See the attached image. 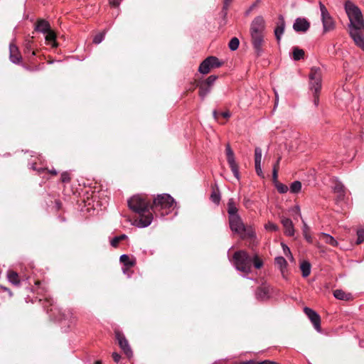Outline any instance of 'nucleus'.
<instances>
[{"instance_id":"obj_1","label":"nucleus","mask_w":364,"mask_h":364,"mask_svg":"<svg viewBox=\"0 0 364 364\" xmlns=\"http://www.w3.org/2000/svg\"><path fill=\"white\" fill-rule=\"evenodd\" d=\"M127 203L130 210L139 215V219L134 220L135 226L143 228L151 225L154 218L149 211L150 200L146 196L141 194L134 195L128 200Z\"/></svg>"},{"instance_id":"obj_2","label":"nucleus","mask_w":364,"mask_h":364,"mask_svg":"<svg viewBox=\"0 0 364 364\" xmlns=\"http://www.w3.org/2000/svg\"><path fill=\"white\" fill-rule=\"evenodd\" d=\"M232 258L236 269L246 274L251 272L252 264L256 269H260L263 266V261L258 255L255 254L253 257H250L245 250L235 252Z\"/></svg>"},{"instance_id":"obj_3","label":"nucleus","mask_w":364,"mask_h":364,"mask_svg":"<svg viewBox=\"0 0 364 364\" xmlns=\"http://www.w3.org/2000/svg\"><path fill=\"white\" fill-rule=\"evenodd\" d=\"M176 206L173 198L168 193L157 195L153 200L151 209L156 214L165 216L172 212Z\"/></svg>"},{"instance_id":"obj_4","label":"nucleus","mask_w":364,"mask_h":364,"mask_svg":"<svg viewBox=\"0 0 364 364\" xmlns=\"http://www.w3.org/2000/svg\"><path fill=\"white\" fill-rule=\"evenodd\" d=\"M229 225L231 230L240 235L242 239L255 240V232L251 226H245L240 215L229 218Z\"/></svg>"},{"instance_id":"obj_5","label":"nucleus","mask_w":364,"mask_h":364,"mask_svg":"<svg viewBox=\"0 0 364 364\" xmlns=\"http://www.w3.org/2000/svg\"><path fill=\"white\" fill-rule=\"evenodd\" d=\"M345 9L350 21V28L364 29V20L360 9L352 2L347 1Z\"/></svg>"},{"instance_id":"obj_6","label":"nucleus","mask_w":364,"mask_h":364,"mask_svg":"<svg viewBox=\"0 0 364 364\" xmlns=\"http://www.w3.org/2000/svg\"><path fill=\"white\" fill-rule=\"evenodd\" d=\"M310 90L319 93L321 89V70L318 67H313L309 75Z\"/></svg>"},{"instance_id":"obj_7","label":"nucleus","mask_w":364,"mask_h":364,"mask_svg":"<svg viewBox=\"0 0 364 364\" xmlns=\"http://www.w3.org/2000/svg\"><path fill=\"white\" fill-rule=\"evenodd\" d=\"M319 8L323 32L326 33L333 31L335 28V22L326 7L321 1L319 2Z\"/></svg>"},{"instance_id":"obj_8","label":"nucleus","mask_w":364,"mask_h":364,"mask_svg":"<svg viewBox=\"0 0 364 364\" xmlns=\"http://www.w3.org/2000/svg\"><path fill=\"white\" fill-rule=\"evenodd\" d=\"M226 156H227L228 163L230 166V168L232 172L233 173V175L237 180H239L240 179L239 168L235 161L234 152L232 150L230 144H227V146H226Z\"/></svg>"},{"instance_id":"obj_9","label":"nucleus","mask_w":364,"mask_h":364,"mask_svg":"<svg viewBox=\"0 0 364 364\" xmlns=\"http://www.w3.org/2000/svg\"><path fill=\"white\" fill-rule=\"evenodd\" d=\"M265 30V21L261 16L255 17L250 24V33L263 34Z\"/></svg>"},{"instance_id":"obj_10","label":"nucleus","mask_w":364,"mask_h":364,"mask_svg":"<svg viewBox=\"0 0 364 364\" xmlns=\"http://www.w3.org/2000/svg\"><path fill=\"white\" fill-rule=\"evenodd\" d=\"M115 337L118 341L119 346L123 350L124 354L130 358L132 355V350L129 345L128 341L124 337V334L119 331H115Z\"/></svg>"},{"instance_id":"obj_11","label":"nucleus","mask_w":364,"mask_h":364,"mask_svg":"<svg viewBox=\"0 0 364 364\" xmlns=\"http://www.w3.org/2000/svg\"><path fill=\"white\" fill-rule=\"evenodd\" d=\"M304 311L308 318L310 319L314 325V328L320 332L321 331V317L313 309L305 307Z\"/></svg>"},{"instance_id":"obj_12","label":"nucleus","mask_w":364,"mask_h":364,"mask_svg":"<svg viewBox=\"0 0 364 364\" xmlns=\"http://www.w3.org/2000/svg\"><path fill=\"white\" fill-rule=\"evenodd\" d=\"M252 45L257 53V56L262 55L263 50L262 46L264 44V33L263 34H252L250 35Z\"/></svg>"},{"instance_id":"obj_13","label":"nucleus","mask_w":364,"mask_h":364,"mask_svg":"<svg viewBox=\"0 0 364 364\" xmlns=\"http://www.w3.org/2000/svg\"><path fill=\"white\" fill-rule=\"evenodd\" d=\"M363 29L350 28V36L355 45L364 50V37L361 34Z\"/></svg>"},{"instance_id":"obj_14","label":"nucleus","mask_w":364,"mask_h":364,"mask_svg":"<svg viewBox=\"0 0 364 364\" xmlns=\"http://www.w3.org/2000/svg\"><path fill=\"white\" fill-rule=\"evenodd\" d=\"M9 58L14 64H19L22 60V57L18 48L14 43L9 45Z\"/></svg>"},{"instance_id":"obj_15","label":"nucleus","mask_w":364,"mask_h":364,"mask_svg":"<svg viewBox=\"0 0 364 364\" xmlns=\"http://www.w3.org/2000/svg\"><path fill=\"white\" fill-rule=\"evenodd\" d=\"M309 27V22L304 18H297L293 25L294 30L297 32H306Z\"/></svg>"},{"instance_id":"obj_16","label":"nucleus","mask_w":364,"mask_h":364,"mask_svg":"<svg viewBox=\"0 0 364 364\" xmlns=\"http://www.w3.org/2000/svg\"><path fill=\"white\" fill-rule=\"evenodd\" d=\"M281 223L284 228V233L287 236H294L295 230L291 219L285 217L281 218Z\"/></svg>"},{"instance_id":"obj_17","label":"nucleus","mask_w":364,"mask_h":364,"mask_svg":"<svg viewBox=\"0 0 364 364\" xmlns=\"http://www.w3.org/2000/svg\"><path fill=\"white\" fill-rule=\"evenodd\" d=\"M285 28V21L283 16H279V21L277 27L274 29V35L278 43L281 41L282 36L284 32Z\"/></svg>"},{"instance_id":"obj_18","label":"nucleus","mask_w":364,"mask_h":364,"mask_svg":"<svg viewBox=\"0 0 364 364\" xmlns=\"http://www.w3.org/2000/svg\"><path fill=\"white\" fill-rule=\"evenodd\" d=\"M275 264L279 268L282 275L285 278V272L287 268V262L284 257L279 256L274 259Z\"/></svg>"},{"instance_id":"obj_19","label":"nucleus","mask_w":364,"mask_h":364,"mask_svg":"<svg viewBox=\"0 0 364 364\" xmlns=\"http://www.w3.org/2000/svg\"><path fill=\"white\" fill-rule=\"evenodd\" d=\"M333 191L337 194V201L343 200L346 194V190L344 186L342 183L339 182L336 183L335 186H333Z\"/></svg>"},{"instance_id":"obj_20","label":"nucleus","mask_w":364,"mask_h":364,"mask_svg":"<svg viewBox=\"0 0 364 364\" xmlns=\"http://www.w3.org/2000/svg\"><path fill=\"white\" fill-rule=\"evenodd\" d=\"M228 213L229 218L237 216L238 215V208L233 198H230L228 202Z\"/></svg>"},{"instance_id":"obj_21","label":"nucleus","mask_w":364,"mask_h":364,"mask_svg":"<svg viewBox=\"0 0 364 364\" xmlns=\"http://www.w3.org/2000/svg\"><path fill=\"white\" fill-rule=\"evenodd\" d=\"M36 30L38 32L46 33L50 30V26L47 21L43 19L39 20L36 23Z\"/></svg>"},{"instance_id":"obj_22","label":"nucleus","mask_w":364,"mask_h":364,"mask_svg":"<svg viewBox=\"0 0 364 364\" xmlns=\"http://www.w3.org/2000/svg\"><path fill=\"white\" fill-rule=\"evenodd\" d=\"M33 41L32 38H27L25 40L24 45H23V47H24L23 51L26 55L31 54V56L36 55V52L33 50Z\"/></svg>"},{"instance_id":"obj_23","label":"nucleus","mask_w":364,"mask_h":364,"mask_svg":"<svg viewBox=\"0 0 364 364\" xmlns=\"http://www.w3.org/2000/svg\"><path fill=\"white\" fill-rule=\"evenodd\" d=\"M319 239L325 243L328 244L333 247L338 245V242L336 240V239L328 234L321 232L319 235Z\"/></svg>"},{"instance_id":"obj_24","label":"nucleus","mask_w":364,"mask_h":364,"mask_svg":"<svg viewBox=\"0 0 364 364\" xmlns=\"http://www.w3.org/2000/svg\"><path fill=\"white\" fill-rule=\"evenodd\" d=\"M7 278L10 283L14 284V286H19L21 284V281L19 279L18 274L12 270H9L7 272Z\"/></svg>"},{"instance_id":"obj_25","label":"nucleus","mask_w":364,"mask_h":364,"mask_svg":"<svg viewBox=\"0 0 364 364\" xmlns=\"http://www.w3.org/2000/svg\"><path fill=\"white\" fill-rule=\"evenodd\" d=\"M255 296L257 299L264 300L269 297V290L265 287H260L257 288Z\"/></svg>"},{"instance_id":"obj_26","label":"nucleus","mask_w":364,"mask_h":364,"mask_svg":"<svg viewBox=\"0 0 364 364\" xmlns=\"http://www.w3.org/2000/svg\"><path fill=\"white\" fill-rule=\"evenodd\" d=\"M60 320H68L70 323H75L77 321L76 316L70 309L65 310L62 314Z\"/></svg>"},{"instance_id":"obj_27","label":"nucleus","mask_w":364,"mask_h":364,"mask_svg":"<svg viewBox=\"0 0 364 364\" xmlns=\"http://www.w3.org/2000/svg\"><path fill=\"white\" fill-rule=\"evenodd\" d=\"M333 296L340 300L348 301L352 298V296L349 293H346L342 289H336L333 291Z\"/></svg>"},{"instance_id":"obj_28","label":"nucleus","mask_w":364,"mask_h":364,"mask_svg":"<svg viewBox=\"0 0 364 364\" xmlns=\"http://www.w3.org/2000/svg\"><path fill=\"white\" fill-rule=\"evenodd\" d=\"M210 60H213L212 58H205L200 65L198 71L202 74H207L210 72V65L209 63Z\"/></svg>"},{"instance_id":"obj_29","label":"nucleus","mask_w":364,"mask_h":364,"mask_svg":"<svg viewBox=\"0 0 364 364\" xmlns=\"http://www.w3.org/2000/svg\"><path fill=\"white\" fill-rule=\"evenodd\" d=\"M311 264L308 261H303L300 264V269L304 277H307L311 274Z\"/></svg>"},{"instance_id":"obj_30","label":"nucleus","mask_w":364,"mask_h":364,"mask_svg":"<svg viewBox=\"0 0 364 364\" xmlns=\"http://www.w3.org/2000/svg\"><path fill=\"white\" fill-rule=\"evenodd\" d=\"M198 87L199 95L202 99H203L211 91V87L208 85H205L203 82H200Z\"/></svg>"},{"instance_id":"obj_31","label":"nucleus","mask_w":364,"mask_h":364,"mask_svg":"<svg viewBox=\"0 0 364 364\" xmlns=\"http://www.w3.org/2000/svg\"><path fill=\"white\" fill-rule=\"evenodd\" d=\"M304 57V51L297 47L293 48L292 58L294 60H299Z\"/></svg>"},{"instance_id":"obj_32","label":"nucleus","mask_w":364,"mask_h":364,"mask_svg":"<svg viewBox=\"0 0 364 364\" xmlns=\"http://www.w3.org/2000/svg\"><path fill=\"white\" fill-rule=\"evenodd\" d=\"M119 260L127 267H133L135 264V262L133 259H131L127 255H122L119 257Z\"/></svg>"},{"instance_id":"obj_33","label":"nucleus","mask_w":364,"mask_h":364,"mask_svg":"<svg viewBox=\"0 0 364 364\" xmlns=\"http://www.w3.org/2000/svg\"><path fill=\"white\" fill-rule=\"evenodd\" d=\"M302 223H303L302 231H303L304 237L309 242H311L312 238L309 233L310 228L308 226V225L306 224V223L303 219H302Z\"/></svg>"},{"instance_id":"obj_34","label":"nucleus","mask_w":364,"mask_h":364,"mask_svg":"<svg viewBox=\"0 0 364 364\" xmlns=\"http://www.w3.org/2000/svg\"><path fill=\"white\" fill-rule=\"evenodd\" d=\"M301 183L299 181H295L291 183L289 191L292 193H298L301 191Z\"/></svg>"},{"instance_id":"obj_35","label":"nucleus","mask_w":364,"mask_h":364,"mask_svg":"<svg viewBox=\"0 0 364 364\" xmlns=\"http://www.w3.org/2000/svg\"><path fill=\"white\" fill-rule=\"evenodd\" d=\"M46 41L49 43H51L53 46H56V43H55L56 36H55V33H54V31L50 29L49 31L46 32Z\"/></svg>"},{"instance_id":"obj_36","label":"nucleus","mask_w":364,"mask_h":364,"mask_svg":"<svg viewBox=\"0 0 364 364\" xmlns=\"http://www.w3.org/2000/svg\"><path fill=\"white\" fill-rule=\"evenodd\" d=\"M262 149L259 147H256L255 149V165L261 164L262 162Z\"/></svg>"},{"instance_id":"obj_37","label":"nucleus","mask_w":364,"mask_h":364,"mask_svg":"<svg viewBox=\"0 0 364 364\" xmlns=\"http://www.w3.org/2000/svg\"><path fill=\"white\" fill-rule=\"evenodd\" d=\"M281 245L285 256L287 257L291 262H294V257L291 252L289 247L284 243H282Z\"/></svg>"},{"instance_id":"obj_38","label":"nucleus","mask_w":364,"mask_h":364,"mask_svg":"<svg viewBox=\"0 0 364 364\" xmlns=\"http://www.w3.org/2000/svg\"><path fill=\"white\" fill-rule=\"evenodd\" d=\"M239 45H240L239 39L236 37H234L230 41L228 46L231 50L234 51L238 48Z\"/></svg>"},{"instance_id":"obj_39","label":"nucleus","mask_w":364,"mask_h":364,"mask_svg":"<svg viewBox=\"0 0 364 364\" xmlns=\"http://www.w3.org/2000/svg\"><path fill=\"white\" fill-rule=\"evenodd\" d=\"M207 58H212L213 60H210L209 63L212 68H219L222 65V63L219 60V59L215 56H210Z\"/></svg>"},{"instance_id":"obj_40","label":"nucleus","mask_w":364,"mask_h":364,"mask_svg":"<svg viewBox=\"0 0 364 364\" xmlns=\"http://www.w3.org/2000/svg\"><path fill=\"white\" fill-rule=\"evenodd\" d=\"M274 185L279 193H286L289 190V188L287 185L280 182H277Z\"/></svg>"},{"instance_id":"obj_41","label":"nucleus","mask_w":364,"mask_h":364,"mask_svg":"<svg viewBox=\"0 0 364 364\" xmlns=\"http://www.w3.org/2000/svg\"><path fill=\"white\" fill-rule=\"evenodd\" d=\"M364 242V227L358 229L356 244L360 245Z\"/></svg>"},{"instance_id":"obj_42","label":"nucleus","mask_w":364,"mask_h":364,"mask_svg":"<svg viewBox=\"0 0 364 364\" xmlns=\"http://www.w3.org/2000/svg\"><path fill=\"white\" fill-rule=\"evenodd\" d=\"M210 200L215 204H219L220 195L218 191H213L210 195Z\"/></svg>"},{"instance_id":"obj_43","label":"nucleus","mask_w":364,"mask_h":364,"mask_svg":"<svg viewBox=\"0 0 364 364\" xmlns=\"http://www.w3.org/2000/svg\"><path fill=\"white\" fill-rule=\"evenodd\" d=\"M218 77L216 75H210L205 81L202 82L205 85H208L212 88Z\"/></svg>"},{"instance_id":"obj_44","label":"nucleus","mask_w":364,"mask_h":364,"mask_svg":"<svg viewBox=\"0 0 364 364\" xmlns=\"http://www.w3.org/2000/svg\"><path fill=\"white\" fill-rule=\"evenodd\" d=\"M127 236L126 235H121L119 236H117V237H114L112 241H111V245L113 247H117L118 243L122 240H124L125 238H127Z\"/></svg>"},{"instance_id":"obj_45","label":"nucleus","mask_w":364,"mask_h":364,"mask_svg":"<svg viewBox=\"0 0 364 364\" xmlns=\"http://www.w3.org/2000/svg\"><path fill=\"white\" fill-rule=\"evenodd\" d=\"M41 284H42L41 282L39 281H37L35 283L36 291H37L38 294H41V293L47 291V288L45 286L41 287Z\"/></svg>"},{"instance_id":"obj_46","label":"nucleus","mask_w":364,"mask_h":364,"mask_svg":"<svg viewBox=\"0 0 364 364\" xmlns=\"http://www.w3.org/2000/svg\"><path fill=\"white\" fill-rule=\"evenodd\" d=\"M264 227L267 230L269 231H277L278 230V226L271 222L267 223Z\"/></svg>"},{"instance_id":"obj_47","label":"nucleus","mask_w":364,"mask_h":364,"mask_svg":"<svg viewBox=\"0 0 364 364\" xmlns=\"http://www.w3.org/2000/svg\"><path fill=\"white\" fill-rule=\"evenodd\" d=\"M104 37H105V33H103L96 35L93 38V43L95 44L100 43L103 41Z\"/></svg>"},{"instance_id":"obj_48","label":"nucleus","mask_w":364,"mask_h":364,"mask_svg":"<svg viewBox=\"0 0 364 364\" xmlns=\"http://www.w3.org/2000/svg\"><path fill=\"white\" fill-rule=\"evenodd\" d=\"M61 181L63 183H69L70 181V173L67 171L61 173Z\"/></svg>"},{"instance_id":"obj_49","label":"nucleus","mask_w":364,"mask_h":364,"mask_svg":"<svg viewBox=\"0 0 364 364\" xmlns=\"http://www.w3.org/2000/svg\"><path fill=\"white\" fill-rule=\"evenodd\" d=\"M255 171L258 176L262 178H264V173L262 170L261 164H255Z\"/></svg>"},{"instance_id":"obj_50","label":"nucleus","mask_w":364,"mask_h":364,"mask_svg":"<svg viewBox=\"0 0 364 364\" xmlns=\"http://www.w3.org/2000/svg\"><path fill=\"white\" fill-rule=\"evenodd\" d=\"M278 177V170L276 168L272 169V180L274 184H276L277 182H279L277 180Z\"/></svg>"},{"instance_id":"obj_51","label":"nucleus","mask_w":364,"mask_h":364,"mask_svg":"<svg viewBox=\"0 0 364 364\" xmlns=\"http://www.w3.org/2000/svg\"><path fill=\"white\" fill-rule=\"evenodd\" d=\"M112 358L114 362L118 363L120 360L121 356L119 353L114 352L112 353Z\"/></svg>"},{"instance_id":"obj_52","label":"nucleus","mask_w":364,"mask_h":364,"mask_svg":"<svg viewBox=\"0 0 364 364\" xmlns=\"http://www.w3.org/2000/svg\"><path fill=\"white\" fill-rule=\"evenodd\" d=\"M292 211L295 212L296 215L298 216V217H300L301 218V212H300V208L298 205L295 206L294 208H293L291 209Z\"/></svg>"},{"instance_id":"obj_53","label":"nucleus","mask_w":364,"mask_h":364,"mask_svg":"<svg viewBox=\"0 0 364 364\" xmlns=\"http://www.w3.org/2000/svg\"><path fill=\"white\" fill-rule=\"evenodd\" d=\"M318 94L319 93H316L315 92H314V105L316 106H317L318 105V102H319V99H318Z\"/></svg>"},{"instance_id":"obj_54","label":"nucleus","mask_w":364,"mask_h":364,"mask_svg":"<svg viewBox=\"0 0 364 364\" xmlns=\"http://www.w3.org/2000/svg\"><path fill=\"white\" fill-rule=\"evenodd\" d=\"M245 364H253V363L248 362V363H247ZM257 364H274V363L272 362L270 360H263V361L259 362Z\"/></svg>"},{"instance_id":"obj_55","label":"nucleus","mask_w":364,"mask_h":364,"mask_svg":"<svg viewBox=\"0 0 364 364\" xmlns=\"http://www.w3.org/2000/svg\"><path fill=\"white\" fill-rule=\"evenodd\" d=\"M0 288H1L4 291L8 292L10 296H13V293H12V291H11L9 289H8L7 287H3V286H0Z\"/></svg>"},{"instance_id":"obj_56","label":"nucleus","mask_w":364,"mask_h":364,"mask_svg":"<svg viewBox=\"0 0 364 364\" xmlns=\"http://www.w3.org/2000/svg\"><path fill=\"white\" fill-rule=\"evenodd\" d=\"M232 0H224L223 9L227 10Z\"/></svg>"},{"instance_id":"obj_57","label":"nucleus","mask_w":364,"mask_h":364,"mask_svg":"<svg viewBox=\"0 0 364 364\" xmlns=\"http://www.w3.org/2000/svg\"><path fill=\"white\" fill-rule=\"evenodd\" d=\"M33 170H35V171H37L38 173H42L43 171H44L45 168H36V164H33L31 165V167Z\"/></svg>"},{"instance_id":"obj_58","label":"nucleus","mask_w":364,"mask_h":364,"mask_svg":"<svg viewBox=\"0 0 364 364\" xmlns=\"http://www.w3.org/2000/svg\"><path fill=\"white\" fill-rule=\"evenodd\" d=\"M280 160H281V156H279L277 159L276 163L273 166V168H276L277 170H279Z\"/></svg>"},{"instance_id":"obj_59","label":"nucleus","mask_w":364,"mask_h":364,"mask_svg":"<svg viewBox=\"0 0 364 364\" xmlns=\"http://www.w3.org/2000/svg\"><path fill=\"white\" fill-rule=\"evenodd\" d=\"M252 203V201L248 198L244 199V205L247 208H248Z\"/></svg>"},{"instance_id":"obj_60","label":"nucleus","mask_w":364,"mask_h":364,"mask_svg":"<svg viewBox=\"0 0 364 364\" xmlns=\"http://www.w3.org/2000/svg\"><path fill=\"white\" fill-rule=\"evenodd\" d=\"M120 0H112L111 4L112 6L117 7L119 5Z\"/></svg>"},{"instance_id":"obj_61","label":"nucleus","mask_w":364,"mask_h":364,"mask_svg":"<svg viewBox=\"0 0 364 364\" xmlns=\"http://www.w3.org/2000/svg\"><path fill=\"white\" fill-rule=\"evenodd\" d=\"M221 115L224 117V118H228L230 117V114L229 112H222L221 113Z\"/></svg>"},{"instance_id":"obj_62","label":"nucleus","mask_w":364,"mask_h":364,"mask_svg":"<svg viewBox=\"0 0 364 364\" xmlns=\"http://www.w3.org/2000/svg\"><path fill=\"white\" fill-rule=\"evenodd\" d=\"M49 173H50L51 174L55 176L58 174V172L55 170V169H53V170H50L49 171Z\"/></svg>"},{"instance_id":"obj_63","label":"nucleus","mask_w":364,"mask_h":364,"mask_svg":"<svg viewBox=\"0 0 364 364\" xmlns=\"http://www.w3.org/2000/svg\"><path fill=\"white\" fill-rule=\"evenodd\" d=\"M213 115L215 119H217V117H218V112L216 110H213Z\"/></svg>"},{"instance_id":"obj_64","label":"nucleus","mask_w":364,"mask_h":364,"mask_svg":"<svg viewBox=\"0 0 364 364\" xmlns=\"http://www.w3.org/2000/svg\"><path fill=\"white\" fill-rule=\"evenodd\" d=\"M95 364H102V362L100 360H97Z\"/></svg>"}]
</instances>
